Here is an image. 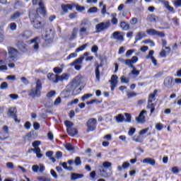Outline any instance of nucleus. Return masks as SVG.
<instances>
[{
  "mask_svg": "<svg viewBox=\"0 0 181 181\" xmlns=\"http://www.w3.org/2000/svg\"><path fill=\"white\" fill-rule=\"evenodd\" d=\"M95 176H97V174L95 173V171H92L90 173V177L91 180H95Z\"/></svg>",
  "mask_w": 181,
  "mask_h": 181,
  "instance_id": "obj_61",
  "label": "nucleus"
},
{
  "mask_svg": "<svg viewBox=\"0 0 181 181\" xmlns=\"http://www.w3.org/2000/svg\"><path fill=\"white\" fill-rule=\"evenodd\" d=\"M114 118L116 120V122H118V124L121 122H124V121H125V117L122 114H119L117 116H115Z\"/></svg>",
  "mask_w": 181,
  "mask_h": 181,
  "instance_id": "obj_22",
  "label": "nucleus"
},
{
  "mask_svg": "<svg viewBox=\"0 0 181 181\" xmlns=\"http://www.w3.org/2000/svg\"><path fill=\"white\" fill-rule=\"evenodd\" d=\"M87 47V44H84L83 45L78 47L76 49V53H78V52H83V50H84V49H86Z\"/></svg>",
  "mask_w": 181,
  "mask_h": 181,
  "instance_id": "obj_51",
  "label": "nucleus"
},
{
  "mask_svg": "<svg viewBox=\"0 0 181 181\" xmlns=\"http://www.w3.org/2000/svg\"><path fill=\"white\" fill-rule=\"evenodd\" d=\"M46 156L49 158V160H52L53 163L56 162V159L53 157V151H49L46 153Z\"/></svg>",
  "mask_w": 181,
  "mask_h": 181,
  "instance_id": "obj_29",
  "label": "nucleus"
},
{
  "mask_svg": "<svg viewBox=\"0 0 181 181\" xmlns=\"http://www.w3.org/2000/svg\"><path fill=\"white\" fill-rule=\"evenodd\" d=\"M76 9L78 12H83V11H86V8L83 6L76 5Z\"/></svg>",
  "mask_w": 181,
  "mask_h": 181,
  "instance_id": "obj_52",
  "label": "nucleus"
},
{
  "mask_svg": "<svg viewBox=\"0 0 181 181\" xmlns=\"http://www.w3.org/2000/svg\"><path fill=\"white\" fill-rule=\"evenodd\" d=\"M11 30H16V23H11L9 25Z\"/></svg>",
  "mask_w": 181,
  "mask_h": 181,
  "instance_id": "obj_63",
  "label": "nucleus"
},
{
  "mask_svg": "<svg viewBox=\"0 0 181 181\" xmlns=\"http://www.w3.org/2000/svg\"><path fill=\"white\" fill-rule=\"evenodd\" d=\"M83 60H84V57H81L74 61L70 66H74L75 70H81V65L83 64Z\"/></svg>",
  "mask_w": 181,
  "mask_h": 181,
  "instance_id": "obj_10",
  "label": "nucleus"
},
{
  "mask_svg": "<svg viewBox=\"0 0 181 181\" xmlns=\"http://www.w3.org/2000/svg\"><path fill=\"white\" fill-rule=\"evenodd\" d=\"M64 124L66 127V130L69 129L70 128H72L73 127H74V124L70 121H65Z\"/></svg>",
  "mask_w": 181,
  "mask_h": 181,
  "instance_id": "obj_40",
  "label": "nucleus"
},
{
  "mask_svg": "<svg viewBox=\"0 0 181 181\" xmlns=\"http://www.w3.org/2000/svg\"><path fill=\"white\" fill-rule=\"evenodd\" d=\"M144 114H146V110H142L139 117H136V121L140 124H144L145 122V116L144 115Z\"/></svg>",
  "mask_w": 181,
  "mask_h": 181,
  "instance_id": "obj_13",
  "label": "nucleus"
},
{
  "mask_svg": "<svg viewBox=\"0 0 181 181\" xmlns=\"http://www.w3.org/2000/svg\"><path fill=\"white\" fill-rule=\"evenodd\" d=\"M144 37H146V34L145 33L139 32L136 35V40H141L144 39Z\"/></svg>",
  "mask_w": 181,
  "mask_h": 181,
  "instance_id": "obj_30",
  "label": "nucleus"
},
{
  "mask_svg": "<svg viewBox=\"0 0 181 181\" xmlns=\"http://www.w3.org/2000/svg\"><path fill=\"white\" fill-rule=\"evenodd\" d=\"M143 163L151 165V166H155L156 160H155V159L152 158H146L143 160Z\"/></svg>",
  "mask_w": 181,
  "mask_h": 181,
  "instance_id": "obj_15",
  "label": "nucleus"
},
{
  "mask_svg": "<svg viewBox=\"0 0 181 181\" xmlns=\"http://www.w3.org/2000/svg\"><path fill=\"white\" fill-rule=\"evenodd\" d=\"M77 83V86L76 87H74L72 89V95H77V94H80V92L83 90L81 87L78 88V86H80V83Z\"/></svg>",
  "mask_w": 181,
  "mask_h": 181,
  "instance_id": "obj_17",
  "label": "nucleus"
},
{
  "mask_svg": "<svg viewBox=\"0 0 181 181\" xmlns=\"http://www.w3.org/2000/svg\"><path fill=\"white\" fill-rule=\"evenodd\" d=\"M95 66V77L97 80H100V66L101 65L98 64V63H96Z\"/></svg>",
  "mask_w": 181,
  "mask_h": 181,
  "instance_id": "obj_28",
  "label": "nucleus"
},
{
  "mask_svg": "<svg viewBox=\"0 0 181 181\" xmlns=\"http://www.w3.org/2000/svg\"><path fill=\"white\" fill-rule=\"evenodd\" d=\"M122 83H129V78H125V76H121L120 78Z\"/></svg>",
  "mask_w": 181,
  "mask_h": 181,
  "instance_id": "obj_62",
  "label": "nucleus"
},
{
  "mask_svg": "<svg viewBox=\"0 0 181 181\" xmlns=\"http://www.w3.org/2000/svg\"><path fill=\"white\" fill-rule=\"evenodd\" d=\"M79 35L80 36H84V35H88V31L86 27H82L79 30Z\"/></svg>",
  "mask_w": 181,
  "mask_h": 181,
  "instance_id": "obj_34",
  "label": "nucleus"
},
{
  "mask_svg": "<svg viewBox=\"0 0 181 181\" xmlns=\"http://www.w3.org/2000/svg\"><path fill=\"white\" fill-rule=\"evenodd\" d=\"M65 146V149H66V151H74V146H73V145H71V144H66L64 145Z\"/></svg>",
  "mask_w": 181,
  "mask_h": 181,
  "instance_id": "obj_43",
  "label": "nucleus"
},
{
  "mask_svg": "<svg viewBox=\"0 0 181 181\" xmlns=\"http://www.w3.org/2000/svg\"><path fill=\"white\" fill-rule=\"evenodd\" d=\"M0 88L1 90H6V88H8V83L6 82L1 83L0 86Z\"/></svg>",
  "mask_w": 181,
  "mask_h": 181,
  "instance_id": "obj_53",
  "label": "nucleus"
},
{
  "mask_svg": "<svg viewBox=\"0 0 181 181\" xmlns=\"http://www.w3.org/2000/svg\"><path fill=\"white\" fill-rule=\"evenodd\" d=\"M110 82L111 84L117 86L118 84V76L117 75L112 76Z\"/></svg>",
  "mask_w": 181,
  "mask_h": 181,
  "instance_id": "obj_31",
  "label": "nucleus"
},
{
  "mask_svg": "<svg viewBox=\"0 0 181 181\" xmlns=\"http://www.w3.org/2000/svg\"><path fill=\"white\" fill-rule=\"evenodd\" d=\"M69 80L68 74H63L61 76H58V81H64Z\"/></svg>",
  "mask_w": 181,
  "mask_h": 181,
  "instance_id": "obj_32",
  "label": "nucleus"
},
{
  "mask_svg": "<svg viewBox=\"0 0 181 181\" xmlns=\"http://www.w3.org/2000/svg\"><path fill=\"white\" fill-rule=\"evenodd\" d=\"M100 173L102 177H107V178L110 177L112 175L111 173H107V170L103 168V167H100Z\"/></svg>",
  "mask_w": 181,
  "mask_h": 181,
  "instance_id": "obj_19",
  "label": "nucleus"
},
{
  "mask_svg": "<svg viewBox=\"0 0 181 181\" xmlns=\"http://www.w3.org/2000/svg\"><path fill=\"white\" fill-rule=\"evenodd\" d=\"M111 26V22L110 20L100 23L95 25V30L96 33H101V32H104L105 30H107Z\"/></svg>",
  "mask_w": 181,
  "mask_h": 181,
  "instance_id": "obj_4",
  "label": "nucleus"
},
{
  "mask_svg": "<svg viewBox=\"0 0 181 181\" xmlns=\"http://www.w3.org/2000/svg\"><path fill=\"white\" fill-rule=\"evenodd\" d=\"M146 20L148 21V22H153L154 23H156V22L158 21H159V17H158L153 14H151V15H148L147 16Z\"/></svg>",
  "mask_w": 181,
  "mask_h": 181,
  "instance_id": "obj_16",
  "label": "nucleus"
},
{
  "mask_svg": "<svg viewBox=\"0 0 181 181\" xmlns=\"http://www.w3.org/2000/svg\"><path fill=\"white\" fill-rule=\"evenodd\" d=\"M150 60H151L153 66H159V64H158V60H156L154 57H151V59H150Z\"/></svg>",
  "mask_w": 181,
  "mask_h": 181,
  "instance_id": "obj_58",
  "label": "nucleus"
},
{
  "mask_svg": "<svg viewBox=\"0 0 181 181\" xmlns=\"http://www.w3.org/2000/svg\"><path fill=\"white\" fill-rule=\"evenodd\" d=\"M88 127L87 132L90 131H95V128H97V119L94 118L89 119L86 123Z\"/></svg>",
  "mask_w": 181,
  "mask_h": 181,
  "instance_id": "obj_7",
  "label": "nucleus"
},
{
  "mask_svg": "<svg viewBox=\"0 0 181 181\" xmlns=\"http://www.w3.org/2000/svg\"><path fill=\"white\" fill-rule=\"evenodd\" d=\"M75 164L76 166H80V165H81V158H80V157H76L75 158Z\"/></svg>",
  "mask_w": 181,
  "mask_h": 181,
  "instance_id": "obj_54",
  "label": "nucleus"
},
{
  "mask_svg": "<svg viewBox=\"0 0 181 181\" xmlns=\"http://www.w3.org/2000/svg\"><path fill=\"white\" fill-rule=\"evenodd\" d=\"M136 96V93L127 91V98H132Z\"/></svg>",
  "mask_w": 181,
  "mask_h": 181,
  "instance_id": "obj_55",
  "label": "nucleus"
},
{
  "mask_svg": "<svg viewBox=\"0 0 181 181\" xmlns=\"http://www.w3.org/2000/svg\"><path fill=\"white\" fill-rule=\"evenodd\" d=\"M111 16H112L111 22L112 25H118V19H117V13H112Z\"/></svg>",
  "mask_w": 181,
  "mask_h": 181,
  "instance_id": "obj_36",
  "label": "nucleus"
},
{
  "mask_svg": "<svg viewBox=\"0 0 181 181\" xmlns=\"http://www.w3.org/2000/svg\"><path fill=\"white\" fill-rule=\"evenodd\" d=\"M9 57L6 59V63H9V62H16V54H18V51L14 48L8 49Z\"/></svg>",
  "mask_w": 181,
  "mask_h": 181,
  "instance_id": "obj_6",
  "label": "nucleus"
},
{
  "mask_svg": "<svg viewBox=\"0 0 181 181\" xmlns=\"http://www.w3.org/2000/svg\"><path fill=\"white\" fill-rule=\"evenodd\" d=\"M66 131L69 135H70V136H74V135H77V134L78 133L77 129L74 128L73 127H71L70 129H67Z\"/></svg>",
  "mask_w": 181,
  "mask_h": 181,
  "instance_id": "obj_20",
  "label": "nucleus"
},
{
  "mask_svg": "<svg viewBox=\"0 0 181 181\" xmlns=\"http://www.w3.org/2000/svg\"><path fill=\"white\" fill-rule=\"evenodd\" d=\"M77 87V81H73L69 85H68L64 90L62 92L64 98H69L73 95V88Z\"/></svg>",
  "mask_w": 181,
  "mask_h": 181,
  "instance_id": "obj_3",
  "label": "nucleus"
},
{
  "mask_svg": "<svg viewBox=\"0 0 181 181\" xmlns=\"http://www.w3.org/2000/svg\"><path fill=\"white\" fill-rule=\"evenodd\" d=\"M32 36L30 31H25L19 35V37H23L24 39H29Z\"/></svg>",
  "mask_w": 181,
  "mask_h": 181,
  "instance_id": "obj_23",
  "label": "nucleus"
},
{
  "mask_svg": "<svg viewBox=\"0 0 181 181\" xmlns=\"http://www.w3.org/2000/svg\"><path fill=\"white\" fill-rule=\"evenodd\" d=\"M84 175L82 174L72 173L71 176V180H77V179H83Z\"/></svg>",
  "mask_w": 181,
  "mask_h": 181,
  "instance_id": "obj_24",
  "label": "nucleus"
},
{
  "mask_svg": "<svg viewBox=\"0 0 181 181\" xmlns=\"http://www.w3.org/2000/svg\"><path fill=\"white\" fill-rule=\"evenodd\" d=\"M47 78L52 83H59V75H55L54 74H48Z\"/></svg>",
  "mask_w": 181,
  "mask_h": 181,
  "instance_id": "obj_14",
  "label": "nucleus"
},
{
  "mask_svg": "<svg viewBox=\"0 0 181 181\" xmlns=\"http://www.w3.org/2000/svg\"><path fill=\"white\" fill-rule=\"evenodd\" d=\"M18 18H21V12L19 11H16L12 16H11L10 19L15 21L16 19H18Z\"/></svg>",
  "mask_w": 181,
  "mask_h": 181,
  "instance_id": "obj_38",
  "label": "nucleus"
},
{
  "mask_svg": "<svg viewBox=\"0 0 181 181\" xmlns=\"http://www.w3.org/2000/svg\"><path fill=\"white\" fill-rule=\"evenodd\" d=\"M56 95V91L51 90L47 93V98H52V97H54Z\"/></svg>",
  "mask_w": 181,
  "mask_h": 181,
  "instance_id": "obj_49",
  "label": "nucleus"
},
{
  "mask_svg": "<svg viewBox=\"0 0 181 181\" xmlns=\"http://www.w3.org/2000/svg\"><path fill=\"white\" fill-rule=\"evenodd\" d=\"M156 36H158L159 37H165V33L156 30Z\"/></svg>",
  "mask_w": 181,
  "mask_h": 181,
  "instance_id": "obj_59",
  "label": "nucleus"
},
{
  "mask_svg": "<svg viewBox=\"0 0 181 181\" xmlns=\"http://www.w3.org/2000/svg\"><path fill=\"white\" fill-rule=\"evenodd\" d=\"M62 9L66 13L68 11H71V9H73V6L71 4H63L62 5Z\"/></svg>",
  "mask_w": 181,
  "mask_h": 181,
  "instance_id": "obj_26",
  "label": "nucleus"
},
{
  "mask_svg": "<svg viewBox=\"0 0 181 181\" xmlns=\"http://www.w3.org/2000/svg\"><path fill=\"white\" fill-rule=\"evenodd\" d=\"M53 71L54 73H55V74H60L63 73V69L59 68V67H54L53 69Z\"/></svg>",
  "mask_w": 181,
  "mask_h": 181,
  "instance_id": "obj_46",
  "label": "nucleus"
},
{
  "mask_svg": "<svg viewBox=\"0 0 181 181\" xmlns=\"http://www.w3.org/2000/svg\"><path fill=\"white\" fill-rule=\"evenodd\" d=\"M37 39H38V37H36L31 40L32 43H35L33 45V48L35 49V50H37L39 49V43H37L36 42V40H37Z\"/></svg>",
  "mask_w": 181,
  "mask_h": 181,
  "instance_id": "obj_41",
  "label": "nucleus"
},
{
  "mask_svg": "<svg viewBox=\"0 0 181 181\" xmlns=\"http://www.w3.org/2000/svg\"><path fill=\"white\" fill-rule=\"evenodd\" d=\"M131 69H133L131 71V74H133V76H139V71H138L135 66L131 67Z\"/></svg>",
  "mask_w": 181,
  "mask_h": 181,
  "instance_id": "obj_45",
  "label": "nucleus"
},
{
  "mask_svg": "<svg viewBox=\"0 0 181 181\" xmlns=\"http://www.w3.org/2000/svg\"><path fill=\"white\" fill-rule=\"evenodd\" d=\"M35 88L31 89L28 93L30 97H40V90H42V81L40 79L35 78Z\"/></svg>",
  "mask_w": 181,
  "mask_h": 181,
  "instance_id": "obj_1",
  "label": "nucleus"
},
{
  "mask_svg": "<svg viewBox=\"0 0 181 181\" xmlns=\"http://www.w3.org/2000/svg\"><path fill=\"white\" fill-rule=\"evenodd\" d=\"M91 97H93V94L91 93L85 94L83 96H82L81 100L84 101L85 100H88V98H90Z\"/></svg>",
  "mask_w": 181,
  "mask_h": 181,
  "instance_id": "obj_50",
  "label": "nucleus"
},
{
  "mask_svg": "<svg viewBox=\"0 0 181 181\" xmlns=\"http://www.w3.org/2000/svg\"><path fill=\"white\" fill-rule=\"evenodd\" d=\"M39 145H40V141H35L33 143V146L34 148H32L31 151L36 153L37 158H42L43 154L40 153V148H39Z\"/></svg>",
  "mask_w": 181,
  "mask_h": 181,
  "instance_id": "obj_8",
  "label": "nucleus"
},
{
  "mask_svg": "<svg viewBox=\"0 0 181 181\" xmlns=\"http://www.w3.org/2000/svg\"><path fill=\"white\" fill-rule=\"evenodd\" d=\"M154 53L155 52L153 50H150L148 54L146 57V59H151L152 57H153Z\"/></svg>",
  "mask_w": 181,
  "mask_h": 181,
  "instance_id": "obj_57",
  "label": "nucleus"
},
{
  "mask_svg": "<svg viewBox=\"0 0 181 181\" xmlns=\"http://www.w3.org/2000/svg\"><path fill=\"white\" fill-rule=\"evenodd\" d=\"M124 115L126 117L125 122H131V114L125 113Z\"/></svg>",
  "mask_w": 181,
  "mask_h": 181,
  "instance_id": "obj_56",
  "label": "nucleus"
},
{
  "mask_svg": "<svg viewBox=\"0 0 181 181\" xmlns=\"http://www.w3.org/2000/svg\"><path fill=\"white\" fill-rule=\"evenodd\" d=\"M94 103H95L96 104H100V103H101V101H100V100H97V99H93V100H91L87 102L86 104H87L88 105H91V104H94Z\"/></svg>",
  "mask_w": 181,
  "mask_h": 181,
  "instance_id": "obj_48",
  "label": "nucleus"
},
{
  "mask_svg": "<svg viewBox=\"0 0 181 181\" xmlns=\"http://www.w3.org/2000/svg\"><path fill=\"white\" fill-rule=\"evenodd\" d=\"M111 39H115V40L122 42L124 40V35L121 32L115 31L112 34Z\"/></svg>",
  "mask_w": 181,
  "mask_h": 181,
  "instance_id": "obj_11",
  "label": "nucleus"
},
{
  "mask_svg": "<svg viewBox=\"0 0 181 181\" xmlns=\"http://www.w3.org/2000/svg\"><path fill=\"white\" fill-rule=\"evenodd\" d=\"M120 28L122 30H129V24L125 21H122L120 23Z\"/></svg>",
  "mask_w": 181,
  "mask_h": 181,
  "instance_id": "obj_25",
  "label": "nucleus"
},
{
  "mask_svg": "<svg viewBox=\"0 0 181 181\" xmlns=\"http://www.w3.org/2000/svg\"><path fill=\"white\" fill-rule=\"evenodd\" d=\"M17 113H18V110H16V107H11L8 108V112H7V115H8V117L13 118V119L16 122H19V121H18V118H16Z\"/></svg>",
  "mask_w": 181,
  "mask_h": 181,
  "instance_id": "obj_9",
  "label": "nucleus"
},
{
  "mask_svg": "<svg viewBox=\"0 0 181 181\" xmlns=\"http://www.w3.org/2000/svg\"><path fill=\"white\" fill-rule=\"evenodd\" d=\"M164 86L165 87H168V88H171L172 87V78L170 77H167L164 80Z\"/></svg>",
  "mask_w": 181,
  "mask_h": 181,
  "instance_id": "obj_21",
  "label": "nucleus"
},
{
  "mask_svg": "<svg viewBox=\"0 0 181 181\" xmlns=\"http://www.w3.org/2000/svg\"><path fill=\"white\" fill-rule=\"evenodd\" d=\"M37 179L39 181H50V179L43 177H38Z\"/></svg>",
  "mask_w": 181,
  "mask_h": 181,
  "instance_id": "obj_64",
  "label": "nucleus"
},
{
  "mask_svg": "<svg viewBox=\"0 0 181 181\" xmlns=\"http://www.w3.org/2000/svg\"><path fill=\"white\" fill-rule=\"evenodd\" d=\"M8 135H9V133H6V132H0V140L5 141V139H8Z\"/></svg>",
  "mask_w": 181,
  "mask_h": 181,
  "instance_id": "obj_33",
  "label": "nucleus"
},
{
  "mask_svg": "<svg viewBox=\"0 0 181 181\" xmlns=\"http://www.w3.org/2000/svg\"><path fill=\"white\" fill-rule=\"evenodd\" d=\"M132 141H134V142H137V143L144 142V139H142V138H141L140 136H134L132 137Z\"/></svg>",
  "mask_w": 181,
  "mask_h": 181,
  "instance_id": "obj_39",
  "label": "nucleus"
},
{
  "mask_svg": "<svg viewBox=\"0 0 181 181\" xmlns=\"http://www.w3.org/2000/svg\"><path fill=\"white\" fill-rule=\"evenodd\" d=\"M146 33L150 35V36H156V30L153 28L147 29Z\"/></svg>",
  "mask_w": 181,
  "mask_h": 181,
  "instance_id": "obj_37",
  "label": "nucleus"
},
{
  "mask_svg": "<svg viewBox=\"0 0 181 181\" xmlns=\"http://www.w3.org/2000/svg\"><path fill=\"white\" fill-rule=\"evenodd\" d=\"M29 18L31 21V23L35 29H39V28H42V23L36 19L39 18V14L37 13V11H31L29 13Z\"/></svg>",
  "mask_w": 181,
  "mask_h": 181,
  "instance_id": "obj_2",
  "label": "nucleus"
},
{
  "mask_svg": "<svg viewBox=\"0 0 181 181\" xmlns=\"http://www.w3.org/2000/svg\"><path fill=\"white\" fill-rule=\"evenodd\" d=\"M18 46L20 50H25L26 49V44H24L23 42H18Z\"/></svg>",
  "mask_w": 181,
  "mask_h": 181,
  "instance_id": "obj_44",
  "label": "nucleus"
},
{
  "mask_svg": "<svg viewBox=\"0 0 181 181\" xmlns=\"http://www.w3.org/2000/svg\"><path fill=\"white\" fill-rule=\"evenodd\" d=\"M138 62V57L134 56L131 59H128L125 60V64L126 66H129V67H134V65L135 63Z\"/></svg>",
  "mask_w": 181,
  "mask_h": 181,
  "instance_id": "obj_12",
  "label": "nucleus"
},
{
  "mask_svg": "<svg viewBox=\"0 0 181 181\" xmlns=\"http://www.w3.org/2000/svg\"><path fill=\"white\" fill-rule=\"evenodd\" d=\"M59 165H60V166H62V168H64V169H65V170H69V171L73 170V167H71V166L67 167V163H66V162L60 163Z\"/></svg>",
  "mask_w": 181,
  "mask_h": 181,
  "instance_id": "obj_35",
  "label": "nucleus"
},
{
  "mask_svg": "<svg viewBox=\"0 0 181 181\" xmlns=\"http://www.w3.org/2000/svg\"><path fill=\"white\" fill-rule=\"evenodd\" d=\"M156 105H155L154 103H152V102H148V105H147L146 108L151 110V114H153V112H155Z\"/></svg>",
  "mask_w": 181,
  "mask_h": 181,
  "instance_id": "obj_27",
  "label": "nucleus"
},
{
  "mask_svg": "<svg viewBox=\"0 0 181 181\" xmlns=\"http://www.w3.org/2000/svg\"><path fill=\"white\" fill-rule=\"evenodd\" d=\"M156 94H158V90H154L153 93H150L149 95H148V102L153 103V101H155V100H156V98H155Z\"/></svg>",
  "mask_w": 181,
  "mask_h": 181,
  "instance_id": "obj_18",
  "label": "nucleus"
},
{
  "mask_svg": "<svg viewBox=\"0 0 181 181\" xmlns=\"http://www.w3.org/2000/svg\"><path fill=\"white\" fill-rule=\"evenodd\" d=\"M135 52L134 49H129L126 52V57H130L132 55V53Z\"/></svg>",
  "mask_w": 181,
  "mask_h": 181,
  "instance_id": "obj_60",
  "label": "nucleus"
},
{
  "mask_svg": "<svg viewBox=\"0 0 181 181\" xmlns=\"http://www.w3.org/2000/svg\"><path fill=\"white\" fill-rule=\"evenodd\" d=\"M33 5H38L40 7L37 8L40 13L44 15L46 13V8H45V2L43 0H33Z\"/></svg>",
  "mask_w": 181,
  "mask_h": 181,
  "instance_id": "obj_5",
  "label": "nucleus"
},
{
  "mask_svg": "<svg viewBox=\"0 0 181 181\" xmlns=\"http://www.w3.org/2000/svg\"><path fill=\"white\" fill-rule=\"evenodd\" d=\"M111 166H112V163L108 162V161H106V162H104L103 163V169H108V168H111Z\"/></svg>",
  "mask_w": 181,
  "mask_h": 181,
  "instance_id": "obj_42",
  "label": "nucleus"
},
{
  "mask_svg": "<svg viewBox=\"0 0 181 181\" xmlns=\"http://www.w3.org/2000/svg\"><path fill=\"white\" fill-rule=\"evenodd\" d=\"M96 12H98L97 7H92L88 10V13H96Z\"/></svg>",
  "mask_w": 181,
  "mask_h": 181,
  "instance_id": "obj_47",
  "label": "nucleus"
}]
</instances>
